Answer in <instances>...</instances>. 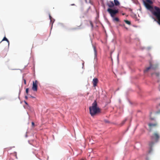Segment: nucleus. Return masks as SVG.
<instances>
[{
	"label": "nucleus",
	"mask_w": 160,
	"mask_h": 160,
	"mask_svg": "<svg viewBox=\"0 0 160 160\" xmlns=\"http://www.w3.org/2000/svg\"><path fill=\"white\" fill-rule=\"evenodd\" d=\"M151 0H145L144 3L147 9L150 11L152 14L155 16L157 20V22L160 25V8L157 7H153L151 5L153 4Z\"/></svg>",
	"instance_id": "f257e3e1"
},
{
	"label": "nucleus",
	"mask_w": 160,
	"mask_h": 160,
	"mask_svg": "<svg viewBox=\"0 0 160 160\" xmlns=\"http://www.w3.org/2000/svg\"><path fill=\"white\" fill-rule=\"evenodd\" d=\"M90 113L92 116H93L100 112V109L98 107L97 102L95 100L92 105L89 108Z\"/></svg>",
	"instance_id": "f03ea898"
},
{
	"label": "nucleus",
	"mask_w": 160,
	"mask_h": 160,
	"mask_svg": "<svg viewBox=\"0 0 160 160\" xmlns=\"http://www.w3.org/2000/svg\"><path fill=\"white\" fill-rule=\"evenodd\" d=\"M108 12L110 14L112 17H115L117 14L118 13L119 11L118 9H113L111 8H108L107 9Z\"/></svg>",
	"instance_id": "7ed1b4c3"
},
{
	"label": "nucleus",
	"mask_w": 160,
	"mask_h": 160,
	"mask_svg": "<svg viewBox=\"0 0 160 160\" xmlns=\"http://www.w3.org/2000/svg\"><path fill=\"white\" fill-rule=\"evenodd\" d=\"M160 137L159 134L158 132H155L153 135L151 137V138L154 139L156 142H157L159 139Z\"/></svg>",
	"instance_id": "20e7f679"
},
{
	"label": "nucleus",
	"mask_w": 160,
	"mask_h": 160,
	"mask_svg": "<svg viewBox=\"0 0 160 160\" xmlns=\"http://www.w3.org/2000/svg\"><path fill=\"white\" fill-rule=\"evenodd\" d=\"M157 67L158 66L157 65H152L150 64V66L147 68L146 69L144 70V72L145 73L147 72L150 69L155 70L157 68Z\"/></svg>",
	"instance_id": "39448f33"
},
{
	"label": "nucleus",
	"mask_w": 160,
	"mask_h": 160,
	"mask_svg": "<svg viewBox=\"0 0 160 160\" xmlns=\"http://www.w3.org/2000/svg\"><path fill=\"white\" fill-rule=\"evenodd\" d=\"M38 82L37 80H35V81L33 82V84L32 89L34 91H37Z\"/></svg>",
	"instance_id": "423d86ee"
},
{
	"label": "nucleus",
	"mask_w": 160,
	"mask_h": 160,
	"mask_svg": "<svg viewBox=\"0 0 160 160\" xmlns=\"http://www.w3.org/2000/svg\"><path fill=\"white\" fill-rule=\"evenodd\" d=\"M98 82V79L97 78H94L92 80V83L93 86L94 87H95L97 86V84Z\"/></svg>",
	"instance_id": "0eeeda50"
},
{
	"label": "nucleus",
	"mask_w": 160,
	"mask_h": 160,
	"mask_svg": "<svg viewBox=\"0 0 160 160\" xmlns=\"http://www.w3.org/2000/svg\"><path fill=\"white\" fill-rule=\"evenodd\" d=\"M107 5L110 8H113L114 6V4L112 1H109L107 2Z\"/></svg>",
	"instance_id": "6e6552de"
},
{
	"label": "nucleus",
	"mask_w": 160,
	"mask_h": 160,
	"mask_svg": "<svg viewBox=\"0 0 160 160\" xmlns=\"http://www.w3.org/2000/svg\"><path fill=\"white\" fill-rule=\"evenodd\" d=\"M154 144V142L152 141L150 142L149 143V145L150 148L149 150V153H150L152 150V147L153 146V145Z\"/></svg>",
	"instance_id": "1a4fd4ad"
},
{
	"label": "nucleus",
	"mask_w": 160,
	"mask_h": 160,
	"mask_svg": "<svg viewBox=\"0 0 160 160\" xmlns=\"http://www.w3.org/2000/svg\"><path fill=\"white\" fill-rule=\"evenodd\" d=\"M157 125V123H149L148 124V126L150 128L153 127H156Z\"/></svg>",
	"instance_id": "9d476101"
},
{
	"label": "nucleus",
	"mask_w": 160,
	"mask_h": 160,
	"mask_svg": "<svg viewBox=\"0 0 160 160\" xmlns=\"http://www.w3.org/2000/svg\"><path fill=\"white\" fill-rule=\"evenodd\" d=\"M112 20L114 22H118L119 21V19L117 17H112Z\"/></svg>",
	"instance_id": "9b49d317"
},
{
	"label": "nucleus",
	"mask_w": 160,
	"mask_h": 160,
	"mask_svg": "<svg viewBox=\"0 0 160 160\" xmlns=\"http://www.w3.org/2000/svg\"><path fill=\"white\" fill-rule=\"evenodd\" d=\"M114 2L116 6H118L120 4V3L118 0H114Z\"/></svg>",
	"instance_id": "f8f14e48"
},
{
	"label": "nucleus",
	"mask_w": 160,
	"mask_h": 160,
	"mask_svg": "<svg viewBox=\"0 0 160 160\" xmlns=\"http://www.w3.org/2000/svg\"><path fill=\"white\" fill-rule=\"evenodd\" d=\"M154 74H155V75L157 76V77H159L160 75V73L159 72H156L155 73H152V75Z\"/></svg>",
	"instance_id": "ddd939ff"
},
{
	"label": "nucleus",
	"mask_w": 160,
	"mask_h": 160,
	"mask_svg": "<svg viewBox=\"0 0 160 160\" xmlns=\"http://www.w3.org/2000/svg\"><path fill=\"white\" fill-rule=\"evenodd\" d=\"M7 41V42L8 43V44H9V41H8V40L6 38V37H4L3 39L2 40V41Z\"/></svg>",
	"instance_id": "4468645a"
},
{
	"label": "nucleus",
	"mask_w": 160,
	"mask_h": 160,
	"mask_svg": "<svg viewBox=\"0 0 160 160\" xmlns=\"http://www.w3.org/2000/svg\"><path fill=\"white\" fill-rule=\"evenodd\" d=\"M124 22L127 23V24L128 25H130L131 24V22L130 21L127 20H124Z\"/></svg>",
	"instance_id": "2eb2a0df"
},
{
	"label": "nucleus",
	"mask_w": 160,
	"mask_h": 160,
	"mask_svg": "<svg viewBox=\"0 0 160 160\" xmlns=\"http://www.w3.org/2000/svg\"><path fill=\"white\" fill-rule=\"evenodd\" d=\"M94 50L95 55L96 56L97 55V51L95 47L94 48Z\"/></svg>",
	"instance_id": "dca6fc26"
},
{
	"label": "nucleus",
	"mask_w": 160,
	"mask_h": 160,
	"mask_svg": "<svg viewBox=\"0 0 160 160\" xmlns=\"http://www.w3.org/2000/svg\"><path fill=\"white\" fill-rule=\"evenodd\" d=\"M90 25H91L92 28H93V27L92 23V22L91 21H90Z\"/></svg>",
	"instance_id": "f3484780"
},
{
	"label": "nucleus",
	"mask_w": 160,
	"mask_h": 160,
	"mask_svg": "<svg viewBox=\"0 0 160 160\" xmlns=\"http://www.w3.org/2000/svg\"><path fill=\"white\" fill-rule=\"evenodd\" d=\"M28 90H29L28 88H26V93H27V94H28Z\"/></svg>",
	"instance_id": "a211bd4d"
},
{
	"label": "nucleus",
	"mask_w": 160,
	"mask_h": 160,
	"mask_svg": "<svg viewBox=\"0 0 160 160\" xmlns=\"http://www.w3.org/2000/svg\"><path fill=\"white\" fill-rule=\"evenodd\" d=\"M126 120H127L126 119H125L122 122V124H123L126 122Z\"/></svg>",
	"instance_id": "6ab92c4d"
},
{
	"label": "nucleus",
	"mask_w": 160,
	"mask_h": 160,
	"mask_svg": "<svg viewBox=\"0 0 160 160\" xmlns=\"http://www.w3.org/2000/svg\"><path fill=\"white\" fill-rule=\"evenodd\" d=\"M32 127H34V125H35V124H34V122H32Z\"/></svg>",
	"instance_id": "aec40b11"
},
{
	"label": "nucleus",
	"mask_w": 160,
	"mask_h": 160,
	"mask_svg": "<svg viewBox=\"0 0 160 160\" xmlns=\"http://www.w3.org/2000/svg\"><path fill=\"white\" fill-rule=\"evenodd\" d=\"M49 17L51 21V22L52 21L51 19H52V17H51V15H49Z\"/></svg>",
	"instance_id": "412c9836"
},
{
	"label": "nucleus",
	"mask_w": 160,
	"mask_h": 160,
	"mask_svg": "<svg viewBox=\"0 0 160 160\" xmlns=\"http://www.w3.org/2000/svg\"><path fill=\"white\" fill-rule=\"evenodd\" d=\"M85 0L86 1V2L87 3L90 2V0Z\"/></svg>",
	"instance_id": "4be33fe9"
},
{
	"label": "nucleus",
	"mask_w": 160,
	"mask_h": 160,
	"mask_svg": "<svg viewBox=\"0 0 160 160\" xmlns=\"http://www.w3.org/2000/svg\"><path fill=\"white\" fill-rule=\"evenodd\" d=\"M24 83L25 84H26V81L25 79H24Z\"/></svg>",
	"instance_id": "5701e85b"
},
{
	"label": "nucleus",
	"mask_w": 160,
	"mask_h": 160,
	"mask_svg": "<svg viewBox=\"0 0 160 160\" xmlns=\"http://www.w3.org/2000/svg\"><path fill=\"white\" fill-rule=\"evenodd\" d=\"M25 98L26 99H28V97L27 96H25Z\"/></svg>",
	"instance_id": "b1692460"
},
{
	"label": "nucleus",
	"mask_w": 160,
	"mask_h": 160,
	"mask_svg": "<svg viewBox=\"0 0 160 160\" xmlns=\"http://www.w3.org/2000/svg\"><path fill=\"white\" fill-rule=\"evenodd\" d=\"M25 104H27V105H28V103H27L26 102H25Z\"/></svg>",
	"instance_id": "393cba45"
},
{
	"label": "nucleus",
	"mask_w": 160,
	"mask_h": 160,
	"mask_svg": "<svg viewBox=\"0 0 160 160\" xmlns=\"http://www.w3.org/2000/svg\"><path fill=\"white\" fill-rule=\"evenodd\" d=\"M158 113H160V110L158 111Z\"/></svg>",
	"instance_id": "a878e982"
},
{
	"label": "nucleus",
	"mask_w": 160,
	"mask_h": 160,
	"mask_svg": "<svg viewBox=\"0 0 160 160\" xmlns=\"http://www.w3.org/2000/svg\"><path fill=\"white\" fill-rule=\"evenodd\" d=\"M105 122H108V121H106Z\"/></svg>",
	"instance_id": "bb28decb"
},
{
	"label": "nucleus",
	"mask_w": 160,
	"mask_h": 160,
	"mask_svg": "<svg viewBox=\"0 0 160 160\" xmlns=\"http://www.w3.org/2000/svg\"><path fill=\"white\" fill-rule=\"evenodd\" d=\"M82 160H83V159H82Z\"/></svg>",
	"instance_id": "cd10ccee"
}]
</instances>
